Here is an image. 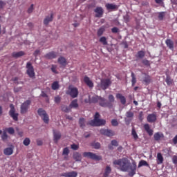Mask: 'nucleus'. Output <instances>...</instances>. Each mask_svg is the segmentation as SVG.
I'll return each instance as SVG.
<instances>
[{
  "label": "nucleus",
  "instance_id": "obj_9",
  "mask_svg": "<svg viewBox=\"0 0 177 177\" xmlns=\"http://www.w3.org/2000/svg\"><path fill=\"white\" fill-rule=\"evenodd\" d=\"M83 156L91 158V160H95V161H100V160H102L101 156H97L92 152H84L83 153Z\"/></svg>",
  "mask_w": 177,
  "mask_h": 177
},
{
  "label": "nucleus",
  "instance_id": "obj_39",
  "mask_svg": "<svg viewBox=\"0 0 177 177\" xmlns=\"http://www.w3.org/2000/svg\"><path fill=\"white\" fill-rule=\"evenodd\" d=\"M4 131L8 132L10 135H13L15 133V129H13V127L6 128Z\"/></svg>",
  "mask_w": 177,
  "mask_h": 177
},
{
  "label": "nucleus",
  "instance_id": "obj_26",
  "mask_svg": "<svg viewBox=\"0 0 177 177\" xmlns=\"http://www.w3.org/2000/svg\"><path fill=\"white\" fill-rule=\"evenodd\" d=\"M73 160H75V161H77L80 162V161L82 160V156L81 155V153H80V152H74Z\"/></svg>",
  "mask_w": 177,
  "mask_h": 177
},
{
  "label": "nucleus",
  "instance_id": "obj_11",
  "mask_svg": "<svg viewBox=\"0 0 177 177\" xmlns=\"http://www.w3.org/2000/svg\"><path fill=\"white\" fill-rule=\"evenodd\" d=\"M52 21H53V13H51L50 15L46 16L43 23L44 26H48L50 23H52Z\"/></svg>",
  "mask_w": 177,
  "mask_h": 177
},
{
  "label": "nucleus",
  "instance_id": "obj_62",
  "mask_svg": "<svg viewBox=\"0 0 177 177\" xmlns=\"http://www.w3.org/2000/svg\"><path fill=\"white\" fill-rule=\"evenodd\" d=\"M40 96H41V97H48V94H46L45 91H41Z\"/></svg>",
  "mask_w": 177,
  "mask_h": 177
},
{
  "label": "nucleus",
  "instance_id": "obj_5",
  "mask_svg": "<svg viewBox=\"0 0 177 177\" xmlns=\"http://www.w3.org/2000/svg\"><path fill=\"white\" fill-rule=\"evenodd\" d=\"M66 93L71 96L72 99H75V97H78V88L77 87H73V86H69Z\"/></svg>",
  "mask_w": 177,
  "mask_h": 177
},
{
  "label": "nucleus",
  "instance_id": "obj_20",
  "mask_svg": "<svg viewBox=\"0 0 177 177\" xmlns=\"http://www.w3.org/2000/svg\"><path fill=\"white\" fill-rule=\"evenodd\" d=\"M165 44L167 46V48H169V49H170V50H174V41H172V39H167L165 40Z\"/></svg>",
  "mask_w": 177,
  "mask_h": 177
},
{
  "label": "nucleus",
  "instance_id": "obj_49",
  "mask_svg": "<svg viewBox=\"0 0 177 177\" xmlns=\"http://www.w3.org/2000/svg\"><path fill=\"white\" fill-rule=\"evenodd\" d=\"M91 146L93 147H94V149H100V143H99V142H94V143H93L92 145H91Z\"/></svg>",
  "mask_w": 177,
  "mask_h": 177
},
{
  "label": "nucleus",
  "instance_id": "obj_63",
  "mask_svg": "<svg viewBox=\"0 0 177 177\" xmlns=\"http://www.w3.org/2000/svg\"><path fill=\"white\" fill-rule=\"evenodd\" d=\"M174 145H177V135L172 139Z\"/></svg>",
  "mask_w": 177,
  "mask_h": 177
},
{
  "label": "nucleus",
  "instance_id": "obj_23",
  "mask_svg": "<svg viewBox=\"0 0 177 177\" xmlns=\"http://www.w3.org/2000/svg\"><path fill=\"white\" fill-rule=\"evenodd\" d=\"M24 55H26L24 51L13 52L12 53V56L15 57V59H19V57H21V56H24Z\"/></svg>",
  "mask_w": 177,
  "mask_h": 177
},
{
  "label": "nucleus",
  "instance_id": "obj_51",
  "mask_svg": "<svg viewBox=\"0 0 177 177\" xmlns=\"http://www.w3.org/2000/svg\"><path fill=\"white\" fill-rule=\"evenodd\" d=\"M71 149H72V150H78V149H80V145L77 144H72L71 145Z\"/></svg>",
  "mask_w": 177,
  "mask_h": 177
},
{
  "label": "nucleus",
  "instance_id": "obj_6",
  "mask_svg": "<svg viewBox=\"0 0 177 177\" xmlns=\"http://www.w3.org/2000/svg\"><path fill=\"white\" fill-rule=\"evenodd\" d=\"M31 106V100H28L21 104L20 113L21 114H26L28 113L30 106Z\"/></svg>",
  "mask_w": 177,
  "mask_h": 177
},
{
  "label": "nucleus",
  "instance_id": "obj_47",
  "mask_svg": "<svg viewBox=\"0 0 177 177\" xmlns=\"http://www.w3.org/2000/svg\"><path fill=\"white\" fill-rule=\"evenodd\" d=\"M126 117L127 118H133V112L129 111L126 113Z\"/></svg>",
  "mask_w": 177,
  "mask_h": 177
},
{
  "label": "nucleus",
  "instance_id": "obj_55",
  "mask_svg": "<svg viewBox=\"0 0 177 177\" xmlns=\"http://www.w3.org/2000/svg\"><path fill=\"white\" fill-rule=\"evenodd\" d=\"M51 71H53V73H54V74H58V72L56 70V66L53 65L51 67Z\"/></svg>",
  "mask_w": 177,
  "mask_h": 177
},
{
  "label": "nucleus",
  "instance_id": "obj_57",
  "mask_svg": "<svg viewBox=\"0 0 177 177\" xmlns=\"http://www.w3.org/2000/svg\"><path fill=\"white\" fill-rule=\"evenodd\" d=\"M6 6V2L0 1V9H3V6Z\"/></svg>",
  "mask_w": 177,
  "mask_h": 177
},
{
  "label": "nucleus",
  "instance_id": "obj_42",
  "mask_svg": "<svg viewBox=\"0 0 177 177\" xmlns=\"http://www.w3.org/2000/svg\"><path fill=\"white\" fill-rule=\"evenodd\" d=\"M165 12H159L158 13V19H159V20H160V21H162V20H164V17H165Z\"/></svg>",
  "mask_w": 177,
  "mask_h": 177
},
{
  "label": "nucleus",
  "instance_id": "obj_59",
  "mask_svg": "<svg viewBox=\"0 0 177 177\" xmlns=\"http://www.w3.org/2000/svg\"><path fill=\"white\" fill-rule=\"evenodd\" d=\"M55 103H60L61 98L59 96L55 97Z\"/></svg>",
  "mask_w": 177,
  "mask_h": 177
},
{
  "label": "nucleus",
  "instance_id": "obj_50",
  "mask_svg": "<svg viewBox=\"0 0 177 177\" xmlns=\"http://www.w3.org/2000/svg\"><path fill=\"white\" fill-rule=\"evenodd\" d=\"M131 135L136 140L139 138V136H138V133H136V131H135V129H132Z\"/></svg>",
  "mask_w": 177,
  "mask_h": 177
},
{
  "label": "nucleus",
  "instance_id": "obj_32",
  "mask_svg": "<svg viewBox=\"0 0 177 177\" xmlns=\"http://www.w3.org/2000/svg\"><path fill=\"white\" fill-rule=\"evenodd\" d=\"M58 63L60 64L61 66H67V59L64 57H60L58 58Z\"/></svg>",
  "mask_w": 177,
  "mask_h": 177
},
{
  "label": "nucleus",
  "instance_id": "obj_3",
  "mask_svg": "<svg viewBox=\"0 0 177 177\" xmlns=\"http://www.w3.org/2000/svg\"><path fill=\"white\" fill-rule=\"evenodd\" d=\"M38 115L41 118L42 121H44V124H49V115L46 113V111L42 108H39L37 110Z\"/></svg>",
  "mask_w": 177,
  "mask_h": 177
},
{
  "label": "nucleus",
  "instance_id": "obj_38",
  "mask_svg": "<svg viewBox=\"0 0 177 177\" xmlns=\"http://www.w3.org/2000/svg\"><path fill=\"white\" fill-rule=\"evenodd\" d=\"M140 167H149V165L146 160H140L138 164V168H140Z\"/></svg>",
  "mask_w": 177,
  "mask_h": 177
},
{
  "label": "nucleus",
  "instance_id": "obj_28",
  "mask_svg": "<svg viewBox=\"0 0 177 177\" xmlns=\"http://www.w3.org/2000/svg\"><path fill=\"white\" fill-rule=\"evenodd\" d=\"M156 162L158 165L164 162V157L161 153H158L156 156Z\"/></svg>",
  "mask_w": 177,
  "mask_h": 177
},
{
  "label": "nucleus",
  "instance_id": "obj_30",
  "mask_svg": "<svg viewBox=\"0 0 177 177\" xmlns=\"http://www.w3.org/2000/svg\"><path fill=\"white\" fill-rule=\"evenodd\" d=\"M143 82H145V84H147V85H149V84H150V82H151V77H150V75L145 73V77H143Z\"/></svg>",
  "mask_w": 177,
  "mask_h": 177
},
{
  "label": "nucleus",
  "instance_id": "obj_24",
  "mask_svg": "<svg viewBox=\"0 0 177 177\" xmlns=\"http://www.w3.org/2000/svg\"><path fill=\"white\" fill-rule=\"evenodd\" d=\"M53 136V140L55 143H57V142H59V139L62 138V134L59 131H54Z\"/></svg>",
  "mask_w": 177,
  "mask_h": 177
},
{
  "label": "nucleus",
  "instance_id": "obj_21",
  "mask_svg": "<svg viewBox=\"0 0 177 177\" xmlns=\"http://www.w3.org/2000/svg\"><path fill=\"white\" fill-rule=\"evenodd\" d=\"M98 103L101 107H109V104L104 97H100Z\"/></svg>",
  "mask_w": 177,
  "mask_h": 177
},
{
  "label": "nucleus",
  "instance_id": "obj_29",
  "mask_svg": "<svg viewBox=\"0 0 177 177\" xmlns=\"http://www.w3.org/2000/svg\"><path fill=\"white\" fill-rule=\"evenodd\" d=\"M3 154H5V156H12V154H13V147L4 149Z\"/></svg>",
  "mask_w": 177,
  "mask_h": 177
},
{
  "label": "nucleus",
  "instance_id": "obj_44",
  "mask_svg": "<svg viewBox=\"0 0 177 177\" xmlns=\"http://www.w3.org/2000/svg\"><path fill=\"white\" fill-rule=\"evenodd\" d=\"M104 28H100V29H98L97 32V35L98 37H102V35H103V32H104Z\"/></svg>",
  "mask_w": 177,
  "mask_h": 177
},
{
  "label": "nucleus",
  "instance_id": "obj_33",
  "mask_svg": "<svg viewBox=\"0 0 177 177\" xmlns=\"http://www.w3.org/2000/svg\"><path fill=\"white\" fill-rule=\"evenodd\" d=\"M51 88H52L53 91H57V89H59L60 88L59 82H57V81L54 82L51 85Z\"/></svg>",
  "mask_w": 177,
  "mask_h": 177
},
{
  "label": "nucleus",
  "instance_id": "obj_18",
  "mask_svg": "<svg viewBox=\"0 0 177 177\" xmlns=\"http://www.w3.org/2000/svg\"><path fill=\"white\" fill-rule=\"evenodd\" d=\"M84 81L85 84L87 85V86H88L89 88H93V82H92V80H91L89 77L84 76Z\"/></svg>",
  "mask_w": 177,
  "mask_h": 177
},
{
  "label": "nucleus",
  "instance_id": "obj_25",
  "mask_svg": "<svg viewBox=\"0 0 177 177\" xmlns=\"http://www.w3.org/2000/svg\"><path fill=\"white\" fill-rule=\"evenodd\" d=\"M116 99H119L120 100V103L122 104H127V98L122 95L121 93H117L116 94Z\"/></svg>",
  "mask_w": 177,
  "mask_h": 177
},
{
  "label": "nucleus",
  "instance_id": "obj_60",
  "mask_svg": "<svg viewBox=\"0 0 177 177\" xmlns=\"http://www.w3.org/2000/svg\"><path fill=\"white\" fill-rule=\"evenodd\" d=\"M155 2L158 5H164V1H162V0H155Z\"/></svg>",
  "mask_w": 177,
  "mask_h": 177
},
{
  "label": "nucleus",
  "instance_id": "obj_1",
  "mask_svg": "<svg viewBox=\"0 0 177 177\" xmlns=\"http://www.w3.org/2000/svg\"><path fill=\"white\" fill-rule=\"evenodd\" d=\"M113 165H118L119 169L122 171V172H129V176H134L136 175V168L138 166L136 165V162L133 161L131 163V161L127 158H123L118 160H115L113 162Z\"/></svg>",
  "mask_w": 177,
  "mask_h": 177
},
{
  "label": "nucleus",
  "instance_id": "obj_58",
  "mask_svg": "<svg viewBox=\"0 0 177 177\" xmlns=\"http://www.w3.org/2000/svg\"><path fill=\"white\" fill-rule=\"evenodd\" d=\"M111 32H112L113 34H117V32H118V28H117V27H113V28L111 29Z\"/></svg>",
  "mask_w": 177,
  "mask_h": 177
},
{
  "label": "nucleus",
  "instance_id": "obj_7",
  "mask_svg": "<svg viewBox=\"0 0 177 177\" xmlns=\"http://www.w3.org/2000/svg\"><path fill=\"white\" fill-rule=\"evenodd\" d=\"M111 85V80L107 79H102L100 83L98 84L99 88L102 89V91H106Z\"/></svg>",
  "mask_w": 177,
  "mask_h": 177
},
{
  "label": "nucleus",
  "instance_id": "obj_40",
  "mask_svg": "<svg viewBox=\"0 0 177 177\" xmlns=\"http://www.w3.org/2000/svg\"><path fill=\"white\" fill-rule=\"evenodd\" d=\"M131 78L132 86H135V84H136V76H135V73H133V72H131Z\"/></svg>",
  "mask_w": 177,
  "mask_h": 177
},
{
  "label": "nucleus",
  "instance_id": "obj_10",
  "mask_svg": "<svg viewBox=\"0 0 177 177\" xmlns=\"http://www.w3.org/2000/svg\"><path fill=\"white\" fill-rule=\"evenodd\" d=\"M100 133L101 135H104V136H107L108 138H111V136H114L115 133L111 129H102L100 130Z\"/></svg>",
  "mask_w": 177,
  "mask_h": 177
},
{
  "label": "nucleus",
  "instance_id": "obj_12",
  "mask_svg": "<svg viewBox=\"0 0 177 177\" xmlns=\"http://www.w3.org/2000/svg\"><path fill=\"white\" fill-rule=\"evenodd\" d=\"M61 176L64 177H77L78 176V173L77 171H70V172H65L61 174Z\"/></svg>",
  "mask_w": 177,
  "mask_h": 177
},
{
  "label": "nucleus",
  "instance_id": "obj_8",
  "mask_svg": "<svg viewBox=\"0 0 177 177\" xmlns=\"http://www.w3.org/2000/svg\"><path fill=\"white\" fill-rule=\"evenodd\" d=\"M10 110L9 111V115L14 120V121H19V113H16V109H15V105L10 104Z\"/></svg>",
  "mask_w": 177,
  "mask_h": 177
},
{
  "label": "nucleus",
  "instance_id": "obj_35",
  "mask_svg": "<svg viewBox=\"0 0 177 177\" xmlns=\"http://www.w3.org/2000/svg\"><path fill=\"white\" fill-rule=\"evenodd\" d=\"M100 100V97L97 95H95L91 97L90 100V103H99V100Z\"/></svg>",
  "mask_w": 177,
  "mask_h": 177
},
{
  "label": "nucleus",
  "instance_id": "obj_27",
  "mask_svg": "<svg viewBox=\"0 0 177 177\" xmlns=\"http://www.w3.org/2000/svg\"><path fill=\"white\" fill-rule=\"evenodd\" d=\"M69 106L71 109H78L80 106V104H78V100L75 99L71 101V104H69Z\"/></svg>",
  "mask_w": 177,
  "mask_h": 177
},
{
  "label": "nucleus",
  "instance_id": "obj_52",
  "mask_svg": "<svg viewBox=\"0 0 177 177\" xmlns=\"http://www.w3.org/2000/svg\"><path fill=\"white\" fill-rule=\"evenodd\" d=\"M111 124L113 127H118V121L115 119H113L111 120Z\"/></svg>",
  "mask_w": 177,
  "mask_h": 177
},
{
  "label": "nucleus",
  "instance_id": "obj_41",
  "mask_svg": "<svg viewBox=\"0 0 177 177\" xmlns=\"http://www.w3.org/2000/svg\"><path fill=\"white\" fill-rule=\"evenodd\" d=\"M79 124L80 128H85V119L84 118H80L79 120Z\"/></svg>",
  "mask_w": 177,
  "mask_h": 177
},
{
  "label": "nucleus",
  "instance_id": "obj_17",
  "mask_svg": "<svg viewBox=\"0 0 177 177\" xmlns=\"http://www.w3.org/2000/svg\"><path fill=\"white\" fill-rule=\"evenodd\" d=\"M108 100H109V102H108V107L109 109H112L113 107V103H114L115 99L114 98V95L110 94L109 96H108Z\"/></svg>",
  "mask_w": 177,
  "mask_h": 177
},
{
  "label": "nucleus",
  "instance_id": "obj_56",
  "mask_svg": "<svg viewBox=\"0 0 177 177\" xmlns=\"http://www.w3.org/2000/svg\"><path fill=\"white\" fill-rule=\"evenodd\" d=\"M111 144L112 146H118V142H117V140H113L111 142Z\"/></svg>",
  "mask_w": 177,
  "mask_h": 177
},
{
  "label": "nucleus",
  "instance_id": "obj_37",
  "mask_svg": "<svg viewBox=\"0 0 177 177\" xmlns=\"http://www.w3.org/2000/svg\"><path fill=\"white\" fill-rule=\"evenodd\" d=\"M1 140H3V142H6V140H8V138H9V136H8L6 131L4 130L3 131V134L1 135Z\"/></svg>",
  "mask_w": 177,
  "mask_h": 177
},
{
  "label": "nucleus",
  "instance_id": "obj_15",
  "mask_svg": "<svg viewBox=\"0 0 177 177\" xmlns=\"http://www.w3.org/2000/svg\"><path fill=\"white\" fill-rule=\"evenodd\" d=\"M44 57H46V59H56V57H57V53L51 51L46 54Z\"/></svg>",
  "mask_w": 177,
  "mask_h": 177
},
{
  "label": "nucleus",
  "instance_id": "obj_14",
  "mask_svg": "<svg viewBox=\"0 0 177 177\" xmlns=\"http://www.w3.org/2000/svg\"><path fill=\"white\" fill-rule=\"evenodd\" d=\"M94 12L96 13L95 17H103V8L102 7H97Z\"/></svg>",
  "mask_w": 177,
  "mask_h": 177
},
{
  "label": "nucleus",
  "instance_id": "obj_31",
  "mask_svg": "<svg viewBox=\"0 0 177 177\" xmlns=\"http://www.w3.org/2000/svg\"><path fill=\"white\" fill-rule=\"evenodd\" d=\"M145 55H146V53L145 51L140 50L135 55V57H136V59H143Z\"/></svg>",
  "mask_w": 177,
  "mask_h": 177
},
{
  "label": "nucleus",
  "instance_id": "obj_54",
  "mask_svg": "<svg viewBox=\"0 0 177 177\" xmlns=\"http://www.w3.org/2000/svg\"><path fill=\"white\" fill-rule=\"evenodd\" d=\"M173 164L177 165V156L174 155L172 158Z\"/></svg>",
  "mask_w": 177,
  "mask_h": 177
},
{
  "label": "nucleus",
  "instance_id": "obj_2",
  "mask_svg": "<svg viewBox=\"0 0 177 177\" xmlns=\"http://www.w3.org/2000/svg\"><path fill=\"white\" fill-rule=\"evenodd\" d=\"M87 124L91 127H103L106 125V120L100 119V114L99 112H96L94 115V119L90 120Z\"/></svg>",
  "mask_w": 177,
  "mask_h": 177
},
{
  "label": "nucleus",
  "instance_id": "obj_64",
  "mask_svg": "<svg viewBox=\"0 0 177 177\" xmlns=\"http://www.w3.org/2000/svg\"><path fill=\"white\" fill-rule=\"evenodd\" d=\"M37 146H42V141L41 140H37Z\"/></svg>",
  "mask_w": 177,
  "mask_h": 177
},
{
  "label": "nucleus",
  "instance_id": "obj_19",
  "mask_svg": "<svg viewBox=\"0 0 177 177\" xmlns=\"http://www.w3.org/2000/svg\"><path fill=\"white\" fill-rule=\"evenodd\" d=\"M163 138H164V133L161 132L155 133L153 135V139L156 142L161 140V139H162Z\"/></svg>",
  "mask_w": 177,
  "mask_h": 177
},
{
  "label": "nucleus",
  "instance_id": "obj_36",
  "mask_svg": "<svg viewBox=\"0 0 177 177\" xmlns=\"http://www.w3.org/2000/svg\"><path fill=\"white\" fill-rule=\"evenodd\" d=\"M111 173V167H110V166H106L105 169V171L104 173V176L107 177L109 176V175H110Z\"/></svg>",
  "mask_w": 177,
  "mask_h": 177
},
{
  "label": "nucleus",
  "instance_id": "obj_48",
  "mask_svg": "<svg viewBox=\"0 0 177 177\" xmlns=\"http://www.w3.org/2000/svg\"><path fill=\"white\" fill-rule=\"evenodd\" d=\"M30 142H31V140H30V138H26L24 139L23 144L24 145V146H28Z\"/></svg>",
  "mask_w": 177,
  "mask_h": 177
},
{
  "label": "nucleus",
  "instance_id": "obj_61",
  "mask_svg": "<svg viewBox=\"0 0 177 177\" xmlns=\"http://www.w3.org/2000/svg\"><path fill=\"white\" fill-rule=\"evenodd\" d=\"M40 50H36L34 53H33V56H35V57H37V56H38V55H39Z\"/></svg>",
  "mask_w": 177,
  "mask_h": 177
},
{
  "label": "nucleus",
  "instance_id": "obj_16",
  "mask_svg": "<svg viewBox=\"0 0 177 177\" xmlns=\"http://www.w3.org/2000/svg\"><path fill=\"white\" fill-rule=\"evenodd\" d=\"M144 129L148 133L149 136H153L154 131L150 128V124H144Z\"/></svg>",
  "mask_w": 177,
  "mask_h": 177
},
{
  "label": "nucleus",
  "instance_id": "obj_22",
  "mask_svg": "<svg viewBox=\"0 0 177 177\" xmlns=\"http://www.w3.org/2000/svg\"><path fill=\"white\" fill-rule=\"evenodd\" d=\"M105 8L107 10H117L118 9L117 5L109 3L105 5Z\"/></svg>",
  "mask_w": 177,
  "mask_h": 177
},
{
  "label": "nucleus",
  "instance_id": "obj_34",
  "mask_svg": "<svg viewBox=\"0 0 177 177\" xmlns=\"http://www.w3.org/2000/svg\"><path fill=\"white\" fill-rule=\"evenodd\" d=\"M62 111H64V113H70L71 111V108L70 107V105L68 106L66 105H62L61 106Z\"/></svg>",
  "mask_w": 177,
  "mask_h": 177
},
{
  "label": "nucleus",
  "instance_id": "obj_13",
  "mask_svg": "<svg viewBox=\"0 0 177 177\" xmlns=\"http://www.w3.org/2000/svg\"><path fill=\"white\" fill-rule=\"evenodd\" d=\"M147 120L148 122H156V121H157V115H156L155 113L149 114Z\"/></svg>",
  "mask_w": 177,
  "mask_h": 177
},
{
  "label": "nucleus",
  "instance_id": "obj_53",
  "mask_svg": "<svg viewBox=\"0 0 177 177\" xmlns=\"http://www.w3.org/2000/svg\"><path fill=\"white\" fill-rule=\"evenodd\" d=\"M34 10V4H31L30 8L28 9V13H32V11Z\"/></svg>",
  "mask_w": 177,
  "mask_h": 177
},
{
  "label": "nucleus",
  "instance_id": "obj_43",
  "mask_svg": "<svg viewBox=\"0 0 177 177\" xmlns=\"http://www.w3.org/2000/svg\"><path fill=\"white\" fill-rule=\"evenodd\" d=\"M100 42H101L102 45H107V39L106 38V37H102L100 39Z\"/></svg>",
  "mask_w": 177,
  "mask_h": 177
},
{
  "label": "nucleus",
  "instance_id": "obj_46",
  "mask_svg": "<svg viewBox=\"0 0 177 177\" xmlns=\"http://www.w3.org/2000/svg\"><path fill=\"white\" fill-rule=\"evenodd\" d=\"M142 64H144V66H146L147 67H150V64H151L150 61L147 59H142Z\"/></svg>",
  "mask_w": 177,
  "mask_h": 177
},
{
  "label": "nucleus",
  "instance_id": "obj_4",
  "mask_svg": "<svg viewBox=\"0 0 177 177\" xmlns=\"http://www.w3.org/2000/svg\"><path fill=\"white\" fill-rule=\"evenodd\" d=\"M26 74H28L29 78L34 80L35 78V71H34V66L31 62H27L26 64Z\"/></svg>",
  "mask_w": 177,
  "mask_h": 177
},
{
  "label": "nucleus",
  "instance_id": "obj_45",
  "mask_svg": "<svg viewBox=\"0 0 177 177\" xmlns=\"http://www.w3.org/2000/svg\"><path fill=\"white\" fill-rule=\"evenodd\" d=\"M70 154V149H68V147H65L63 149L62 155L63 156H68Z\"/></svg>",
  "mask_w": 177,
  "mask_h": 177
}]
</instances>
